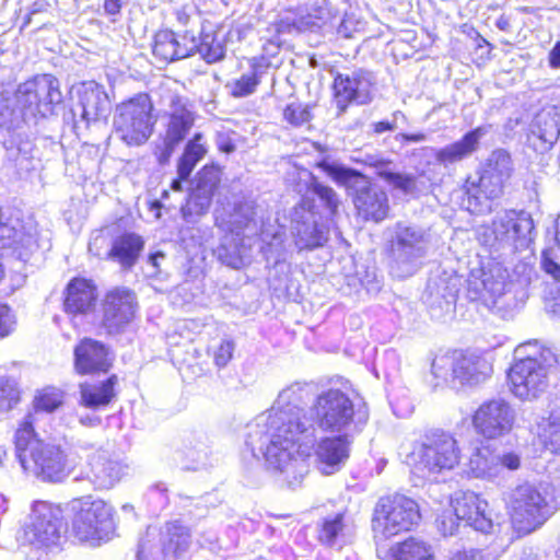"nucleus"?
Wrapping results in <instances>:
<instances>
[{
	"label": "nucleus",
	"instance_id": "obj_15",
	"mask_svg": "<svg viewBox=\"0 0 560 560\" xmlns=\"http://www.w3.org/2000/svg\"><path fill=\"white\" fill-rule=\"evenodd\" d=\"M313 411L318 428L324 431L341 432L352 423L354 406L347 394L330 388L317 396Z\"/></svg>",
	"mask_w": 560,
	"mask_h": 560
},
{
	"label": "nucleus",
	"instance_id": "obj_32",
	"mask_svg": "<svg viewBox=\"0 0 560 560\" xmlns=\"http://www.w3.org/2000/svg\"><path fill=\"white\" fill-rule=\"evenodd\" d=\"M232 234L245 237L256 235L260 230L261 219L258 215V207L253 200H244L235 205L228 221Z\"/></svg>",
	"mask_w": 560,
	"mask_h": 560
},
{
	"label": "nucleus",
	"instance_id": "obj_36",
	"mask_svg": "<svg viewBox=\"0 0 560 560\" xmlns=\"http://www.w3.org/2000/svg\"><path fill=\"white\" fill-rule=\"evenodd\" d=\"M469 472L476 477L487 480L500 478L497 453L489 446L477 447L470 455L468 463Z\"/></svg>",
	"mask_w": 560,
	"mask_h": 560
},
{
	"label": "nucleus",
	"instance_id": "obj_9",
	"mask_svg": "<svg viewBox=\"0 0 560 560\" xmlns=\"http://www.w3.org/2000/svg\"><path fill=\"white\" fill-rule=\"evenodd\" d=\"M482 237L487 246L521 250L534 240V221L526 211H504L493 219Z\"/></svg>",
	"mask_w": 560,
	"mask_h": 560
},
{
	"label": "nucleus",
	"instance_id": "obj_13",
	"mask_svg": "<svg viewBox=\"0 0 560 560\" xmlns=\"http://www.w3.org/2000/svg\"><path fill=\"white\" fill-rule=\"evenodd\" d=\"M431 368L435 377L448 380L452 376L463 385L482 383L493 371L491 361L485 354L462 351L434 359Z\"/></svg>",
	"mask_w": 560,
	"mask_h": 560
},
{
	"label": "nucleus",
	"instance_id": "obj_6",
	"mask_svg": "<svg viewBox=\"0 0 560 560\" xmlns=\"http://www.w3.org/2000/svg\"><path fill=\"white\" fill-rule=\"evenodd\" d=\"M148 94L140 93L116 106L114 129L117 137L129 147L145 143L153 133L156 118Z\"/></svg>",
	"mask_w": 560,
	"mask_h": 560
},
{
	"label": "nucleus",
	"instance_id": "obj_23",
	"mask_svg": "<svg viewBox=\"0 0 560 560\" xmlns=\"http://www.w3.org/2000/svg\"><path fill=\"white\" fill-rule=\"evenodd\" d=\"M126 466L107 451L100 450L89 458V467L77 479H86L97 490L113 488L125 475Z\"/></svg>",
	"mask_w": 560,
	"mask_h": 560
},
{
	"label": "nucleus",
	"instance_id": "obj_25",
	"mask_svg": "<svg viewBox=\"0 0 560 560\" xmlns=\"http://www.w3.org/2000/svg\"><path fill=\"white\" fill-rule=\"evenodd\" d=\"M176 45L179 59L199 54L207 63H214L225 56V47L222 40L213 33L197 36L187 31L183 35L176 36Z\"/></svg>",
	"mask_w": 560,
	"mask_h": 560
},
{
	"label": "nucleus",
	"instance_id": "obj_4",
	"mask_svg": "<svg viewBox=\"0 0 560 560\" xmlns=\"http://www.w3.org/2000/svg\"><path fill=\"white\" fill-rule=\"evenodd\" d=\"M512 173L511 155L503 149L493 151L481 167L478 179L468 178L466 182L468 209L472 212L490 210V206L483 205L482 199L487 201L500 198Z\"/></svg>",
	"mask_w": 560,
	"mask_h": 560
},
{
	"label": "nucleus",
	"instance_id": "obj_63",
	"mask_svg": "<svg viewBox=\"0 0 560 560\" xmlns=\"http://www.w3.org/2000/svg\"><path fill=\"white\" fill-rule=\"evenodd\" d=\"M79 421L82 425L91 427V428L97 427L102 422L101 417H98L96 415L81 416Z\"/></svg>",
	"mask_w": 560,
	"mask_h": 560
},
{
	"label": "nucleus",
	"instance_id": "obj_46",
	"mask_svg": "<svg viewBox=\"0 0 560 560\" xmlns=\"http://www.w3.org/2000/svg\"><path fill=\"white\" fill-rule=\"evenodd\" d=\"M283 119L292 127H300L312 119L311 106L292 102L283 108Z\"/></svg>",
	"mask_w": 560,
	"mask_h": 560
},
{
	"label": "nucleus",
	"instance_id": "obj_28",
	"mask_svg": "<svg viewBox=\"0 0 560 560\" xmlns=\"http://www.w3.org/2000/svg\"><path fill=\"white\" fill-rule=\"evenodd\" d=\"M560 136L559 116L552 110H542L533 119L528 142L538 152L549 150Z\"/></svg>",
	"mask_w": 560,
	"mask_h": 560
},
{
	"label": "nucleus",
	"instance_id": "obj_58",
	"mask_svg": "<svg viewBox=\"0 0 560 560\" xmlns=\"http://www.w3.org/2000/svg\"><path fill=\"white\" fill-rule=\"evenodd\" d=\"M233 346L231 342H222L218 348L214 361L218 366H225L232 358Z\"/></svg>",
	"mask_w": 560,
	"mask_h": 560
},
{
	"label": "nucleus",
	"instance_id": "obj_3",
	"mask_svg": "<svg viewBox=\"0 0 560 560\" xmlns=\"http://www.w3.org/2000/svg\"><path fill=\"white\" fill-rule=\"evenodd\" d=\"M430 245V234L419 225L397 222L388 241L392 272L399 278L411 276L420 266Z\"/></svg>",
	"mask_w": 560,
	"mask_h": 560
},
{
	"label": "nucleus",
	"instance_id": "obj_62",
	"mask_svg": "<svg viewBox=\"0 0 560 560\" xmlns=\"http://www.w3.org/2000/svg\"><path fill=\"white\" fill-rule=\"evenodd\" d=\"M103 7L107 14H118L121 9V0H104Z\"/></svg>",
	"mask_w": 560,
	"mask_h": 560
},
{
	"label": "nucleus",
	"instance_id": "obj_37",
	"mask_svg": "<svg viewBox=\"0 0 560 560\" xmlns=\"http://www.w3.org/2000/svg\"><path fill=\"white\" fill-rule=\"evenodd\" d=\"M268 68L269 66L264 62L254 61L250 65L249 72L243 73L238 79L228 83L226 88L230 89V94L233 97L241 98L255 93Z\"/></svg>",
	"mask_w": 560,
	"mask_h": 560
},
{
	"label": "nucleus",
	"instance_id": "obj_5",
	"mask_svg": "<svg viewBox=\"0 0 560 560\" xmlns=\"http://www.w3.org/2000/svg\"><path fill=\"white\" fill-rule=\"evenodd\" d=\"M421 518L418 503L404 494L383 497L374 508L373 538L383 544L400 533L411 530Z\"/></svg>",
	"mask_w": 560,
	"mask_h": 560
},
{
	"label": "nucleus",
	"instance_id": "obj_34",
	"mask_svg": "<svg viewBox=\"0 0 560 560\" xmlns=\"http://www.w3.org/2000/svg\"><path fill=\"white\" fill-rule=\"evenodd\" d=\"M117 382V376L112 375L103 382L80 384V405L92 410L109 405L116 396L115 385Z\"/></svg>",
	"mask_w": 560,
	"mask_h": 560
},
{
	"label": "nucleus",
	"instance_id": "obj_38",
	"mask_svg": "<svg viewBox=\"0 0 560 560\" xmlns=\"http://www.w3.org/2000/svg\"><path fill=\"white\" fill-rule=\"evenodd\" d=\"M159 530L149 527L139 540L138 560H170Z\"/></svg>",
	"mask_w": 560,
	"mask_h": 560
},
{
	"label": "nucleus",
	"instance_id": "obj_48",
	"mask_svg": "<svg viewBox=\"0 0 560 560\" xmlns=\"http://www.w3.org/2000/svg\"><path fill=\"white\" fill-rule=\"evenodd\" d=\"M63 394L61 390L55 387H48L43 389L35 397V407L39 410L51 412L61 406Z\"/></svg>",
	"mask_w": 560,
	"mask_h": 560
},
{
	"label": "nucleus",
	"instance_id": "obj_42",
	"mask_svg": "<svg viewBox=\"0 0 560 560\" xmlns=\"http://www.w3.org/2000/svg\"><path fill=\"white\" fill-rule=\"evenodd\" d=\"M346 525L342 514L338 513L332 516H328L322 522L318 532V539L327 546H334L343 537Z\"/></svg>",
	"mask_w": 560,
	"mask_h": 560
},
{
	"label": "nucleus",
	"instance_id": "obj_12",
	"mask_svg": "<svg viewBox=\"0 0 560 560\" xmlns=\"http://www.w3.org/2000/svg\"><path fill=\"white\" fill-rule=\"evenodd\" d=\"M408 459L420 472L435 474L453 469L459 462V450L451 434L440 432L427 436Z\"/></svg>",
	"mask_w": 560,
	"mask_h": 560
},
{
	"label": "nucleus",
	"instance_id": "obj_27",
	"mask_svg": "<svg viewBox=\"0 0 560 560\" xmlns=\"http://www.w3.org/2000/svg\"><path fill=\"white\" fill-rule=\"evenodd\" d=\"M487 508L488 503L471 492L456 500L454 513L456 520L465 522L476 530L489 533L493 527V522L487 513Z\"/></svg>",
	"mask_w": 560,
	"mask_h": 560
},
{
	"label": "nucleus",
	"instance_id": "obj_44",
	"mask_svg": "<svg viewBox=\"0 0 560 560\" xmlns=\"http://www.w3.org/2000/svg\"><path fill=\"white\" fill-rule=\"evenodd\" d=\"M544 440L546 446L560 455V409L553 408L544 428Z\"/></svg>",
	"mask_w": 560,
	"mask_h": 560
},
{
	"label": "nucleus",
	"instance_id": "obj_10",
	"mask_svg": "<svg viewBox=\"0 0 560 560\" xmlns=\"http://www.w3.org/2000/svg\"><path fill=\"white\" fill-rule=\"evenodd\" d=\"M504 500L515 528L528 534L548 518L546 498L533 483L524 482L505 493Z\"/></svg>",
	"mask_w": 560,
	"mask_h": 560
},
{
	"label": "nucleus",
	"instance_id": "obj_22",
	"mask_svg": "<svg viewBox=\"0 0 560 560\" xmlns=\"http://www.w3.org/2000/svg\"><path fill=\"white\" fill-rule=\"evenodd\" d=\"M136 306V295L130 290L109 291L102 303V327L108 335L122 332L133 319Z\"/></svg>",
	"mask_w": 560,
	"mask_h": 560
},
{
	"label": "nucleus",
	"instance_id": "obj_7",
	"mask_svg": "<svg viewBox=\"0 0 560 560\" xmlns=\"http://www.w3.org/2000/svg\"><path fill=\"white\" fill-rule=\"evenodd\" d=\"M555 362L556 357L550 349L517 360L508 375L514 396L521 400H533L542 394L548 387L549 369Z\"/></svg>",
	"mask_w": 560,
	"mask_h": 560
},
{
	"label": "nucleus",
	"instance_id": "obj_50",
	"mask_svg": "<svg viewBox=\"0 0 560 560\" xmlns=\"http://www.w3.org/2000/svg\"><path fill=\"white\" fill-rule=\"evenodd\" d=\"M246 255V248L244 245L234 244L231 247L226 243H223L218 248L219 258L232 268H240L243 265L244 256Z\"/></svg>",
	"mask_w": 560,
	"mask_h": 560
},
{
	"label": "nucleus",
	"instance_id": "obj_30",
	"mask_svg": "<svg viewBox=\"0 0 560 560\" xmlns=\"http://www.w3.org/2000/svg\"><path fill=\"white\" fill-rule=\"evenodd\" d=\"M486 133V127H478L467 132L460 140L435 150L434 158L444 166L457 163L477 150L479 140Z\"/></svg>",
	"mask_w": 560,
	"mask_h": 560
},
{
	"label": "nucleus",
	"instance_id": "obj_45",
	"mask_svg": "<svg viewBox=\"0 0 560 560\" xmlns=\"http://www.w3.org/2000/svg\"><path fill=\"white\" fill-rule=\"evenodd\" d=\"M35 442L44 441L36 438L32 422L25 420L15 433V450L20 463L21 454H30Z\"/></svg>",
	"mask_w": 560,
	"mask_h": 560
},
{
	"label": "nucleus",
	"instance_id": "obj_59",
	"mask_svg": "<svg viewBox=\"0 0 560 560\" xmlns=\"http://www.w3.org/2000/svg\"><path fill=\"white\" fill-rule=\"evenodd\" d=\"M405 115L397 110L393 114V120L392 121H378V122H374L372 126H373V130L375 133H382V132H385V131H390V130H394L396 129L397 127V121L398 119H405Z\"/></svg>",
	"mask_w": 560,
	"mask_h": 560
},
{
	"label": "nucleus",
	"instance_id": "obj_43",
	"mask_svg": "<svg viewBox=\"0 0 560 560\" xmlns=\"http://www.w3.org/2000/svg\"><path fill=\"white\" fill-rule=\"evenodd\" d=\"M214 194L195 187L187 199V203L183 207L184 217L200 215L208 211L210 208L212 197Z\"/></svg>",
	"mask_w": 560,
	"mask_h": 560
},
{
	"label": "nucleus",
	"instance_id": "obj_24",
	"mask_svg": "<svg viewBox=\"0 0 560 560\" xmlns=\"http://www.w3.org/2000/svg\"><path fill=\"white\" fill-rule=\"evenodd\" d=\"M170 116L165 137L171 142H182L195 121V114L187 98L167 90L161 96Z\"/></svg>",
	"mask_w": 560,
	"mask_h": 560
},
{
	"label": "nucleus",
	"instance_id": "obj_49",
	"mask_svg": "<svg viewBox=\"0 0 560 560\" xmlns=\"http://www.w3.org/2000/svg\"><path fill=\"white\" fill-rule=\"evenodd\" d=\"M311 190L324 202L331 215L337 213L340 200L337 192L331 187L314 179L311 184Z\"/></svg>",
	"mask_w": 560,
	"mask_h": 560
},
{
	"label": "nucleus",
	"instance_id": "obj_19",
	"mask_svg": "<svg viewBox=\"0 0 560 560\" xmlns=\"http://www.w3.org/2000/svg\"><path fill=\"white\" fill-rule=\"evenodd\" d=\"M374 77L365 69L338 73L334 79V96L338 115L346 112L351 103L368 104L372 100Z\"/></svg>",
	"mask_w": 560,
	"mask_h": 560
},
{
	"label": "nucleus",
	"instance_id": "obj_18",
	"mask_svg": "<svg viewBox=\"0 0 560 560\" xmlns=\"http://www.w3.org/2000/svg\"><path fill=\"white\" fill-rule=\"evenodd\" d=\"M61 511L58 506L36 501L32 506L31 523L25 530L26 539L36 547L57 545L61 533Z\"/></svg>",
	"mask_w": 560,
	"mask_h": 560
},
{
	"label": "nucleus",
	"instance_id": "obj_16",
	"mask_svg": "<svg viewBox=\"0 0 560 560\" xmlns=\"http://www.w3.org/2000/svg\"><path fill=\"white\" fill-rule=\"evenodd\" d=\"M319 219V214L314 211V201L310 198H303L292 209V233L299 249L312 250L328 241L329 229Z\"/></svg>",
	"mask_w": 560,
	"mask_h": 560
},
{
	"label": "nucleus",
	"instance_id": "obj_52",
	"mask_svg": "<svg viewBox=\"0 0 560 560\" xmlns=\"http://www.w3.org/2000/svg\"><path fill=\"white\" fill-rule=\"evenodd\" d=\"M221 182V170L218 166H205L199 173L196 187L214 194Z\"/></svg>",
	"mask_w": 560,
	"mask_h": 560
},
{
	"label": "nucleus",
	"instance_id": "obj_14",
	"mask_svg": "<svg viewBox=\"0 0 560 560\" xmlns=\"http://www.w3.org/2000/svg\"><path fill=\"white\" fill-rule=\"evenodd\" d=\"M15 96L24 114L33 117L52 114L54 105L62 100L59 82L51 74L36 75L21 83Z\"/></svg>",
	"mask_w": 560,
	"mask_h": 560
},
{
	"label": "nucleus",
	"instance_id": "obj_8",
	"mask_svg": "<svg viewBox=\"0 0 560 560\" xmlns=\"http://www.w3.org/2000/svg\"><path fill=\"white\" fill-rule=\"evenodd\" d=\"M75 512L72 534L80 541L98 544L109 539L114 530L113 509L101 499L84 497L72 502Z\"/></svg>",
	"mask_w": 560,
	"mask_h": 560
},
{
	"label": "nucleus",
	"instance_id": "obj_61",
	"mask_svg": "<svg viewBox=\"0 0 560 560\" xmlns=\"http://www.w3.org/2000/svg\"><path fill=\"white\" fill-rule=\"evenodd\" d=\"M184 275L186 277V281H194L202 276V269L195 261L188 260L184 266Z\"/></svg>",
	"mask_w": 560,
	"mask_h": 560
},
{
	"label": "nucleus",
	"instance_id": "obj_53",
	"mask_svg": "<svg viewBox=\"0 0 560 560\" xmlns=\"http://www.w3.org/2000/svg\"><path fill=\"white\" fill-rule=\"evenodd\" d=\"M497 460L500 467V477L504 469L514 471L521 467V456L513 451L497 453Z\"/></svg>",
	"mask_w": 560,
	"mask_h": 560
},
{
	"label": "nucleus",
	"instance_id": "obj_56",
	"mask_svg": "<svg viewBox=\"0 0 560 560\" xmlns=\"http://www.w3.org/2000/svg\"><path fill=\"white\" fill-rule=\"evenodd\" d=\"M178 144V142H171L170 139L166 137L163 140V144L161 147L156 148L155 156L161 165H165L168 163L175 147Z\"/></svg>",
	"mask_w": 560,
	"mask_h": 560
},
{
	"label": "nucleus",
	"instance_id": "obj_20",
	"mask_svg": "<svg viewBox=\"0 0 560 560\" xmlns=\"http://www.w3.org/2000/svg\"><path fill=\"white\" fill-rule=\"evenodd\" d=\"M506 270L499 266L488 270H472L467 279V296L470 301H480L488 308H494L506 294L510 283Z\"/></svg>",
	"mask_w": 560,
	"mask_h": 560
},
{
	"label": "nucleus",
	"instance_id": "obj_2",
	"mask_svg": "<svg viewBox=\"0 0 560 560\" xmlns=\"http://www.w3.org/2000/svg\"><path fill=\"white\" fill-rule=\"evenodd\" d=\"M316 166L349 191L358 214L365 221L381 222L387 217V195L373 186L366 176L328 158L317 162Z\"/></svg>",
	"mask_w": 560,
	"mask_h": 560
},
{
	"label": "nucleus",
	"instance_id": "obj_11",
	"mask_svg": "<svg viewBox=\"0 0 560 560\" xmlns=\"http://www.w3.org/2000/svg\"><path fill=\"white\" fill-rule=\"evenodd\" d=\"M21 466L42 481L57 483L71 474L74 463L59 445L35 442L30 454H21Z\"/></svg>",
	"mask_w": 560,
	"mask_h": 560
},
{
	"label": "nucleus",
	"instance_id": "obj_51",
	"mask_svg": "<svg viewBox=\"0 0 560 560\" xmlns=\"http://www.w3.org/2000/svg\"><path fill=\"white\" fill-rule=\"evenodd\" d=\"M378 176L393 187L404 192H410L416 186V179L411 175L400 174L388 170H381Z\"/></svg>",
	"mask_w": 560,
	"mask_h": 560
},
{
	"label": "nucleus",
	"instance_id": "obj_40",
	"mask_svg": "<svg viewBox=\"0 0 560 560\" xmlns=\"http://www.w3.org/2000/svg\"><path fill=\"white\" fill-rule=\"evenodd\" d=\"M201 138V133H196L194 139L185 147L184 153L177 164V174H179L182 178H188L190 176L196 164L207 152L203 144L200 143Z\"/></svg>",
	"mask_w": 560,
	"mask_h": 560
},
{
	"label": "nucleus",
	"instance_id": "obj_47",
	"mask_svg": "<svg viewBox=\"0 0 560 560\" xmlns=\"http://www.w3.org/2000/svg\"><path fill=\"white\" fill-rule=\"evenodd\" d=\"M20 400V393L13 380L0 377V413L11 410Z\"/></svg>",
	"mask_w": 560,
	"mask_h": 560
},
{
	"label": "nucleus",
	"instance_id": "obj_26",
	"mask_svg": "<svg viewBox=\"0 0 560 560\" xmlns=\"http://www.w3.org/2000/svg\"><path fill=\"white\" fill-rule=\"evenodd\" d=\"M112 366L108 348L94 339H83L74 349V368L80 374L107 372Z\"/></svg>",
	"mask_w": 560,
	"mask_h": 560
},
{
	"label": "nucleus",
	"instance_id": "obj_57",
	"mask_svg": "<svg viewBox=\"0 0 560 560\" xmlns=\"http://www.w3.org/2000/svg\"><path fill=\"white\" fill-rule=\"evenodd\" d=\"M459 526V520H456L455 513L444 514L440 521V529L444 536L454 535Z\"/></svg>",
	"mask_w": 560,
	"mask_h": 560
},
{
	"label": "nucleus",
	"instance_id": "obj_29",
	"mask_svg": "<svg viewBox=\"0 0 560 560\" xmlns=\"http://www.w3.org/2000/svg\"><path fill=\"white\" fill-rule=\"evenodd\" d=\"M96 299V287L92 281L74 278L67 285L65 310L70 314H86L94 308Z\"/></svg>",
	"mask_w": 560,
	"mask_h": 560
},
{
	"label": "nucleus",
	"instance_id": "obj_55",
	"mask_svg": "<svg viewBox=\"0 0 560 560\" xmlns=\"http://www.w3.org/2000/svg\"><path fill=\"white\" fill-rule=\"evenodd\" d=\"M541 267L547 273L551 275L557 281L560 282V264L556 261V256L552 249L542 252Z\"/></svg>",
	"mask_w": 560,
	"mask_h": 560
},
{
	"label": "nucleus",
	"instance_id": "obj_21",
	"mask_svg": "<svg viewBox=\"0 0 560 560\" xmlns=\"http://www.w3.org/2000/svg\"><path fill=\"white\" fill-rule=\"evenodd\" d=\"M77 96L78 101L71 109L74 129H88L107 117L109 100L98 84L93 81L82 83L77 90Z\"/></svg>",
	"mask_w": 560,
	"mask_h": 560
},
{
	"label": "nucleus",
	"instance_id": "obj_1",
	"mask_svg": "<svg viewBox=\"0 0 560 560\" xmlns=\"http://www.w3.org/2000/svg\"><path fill=\"white\" fill-rule=\"evenodd\" d=\"M311 393L306 384L294 383L278 395L272 408L248 427L246 445L253 456L262 455L269 469L285 475L288 483L299 485L307 472L303 454L313 444V423L304 413Z\"/></svg>",
	"mask_w": 560,
	"mask_h": 560
},
{
	"label": "nucleus",
	"instance_id": "obj_33",
	"mask_svg": "<svg viewBox=\"0 0 560 560\" xmlns=\"http://www.w3.org/2000/svg\"><path fill=\"white\" fill-rule=\"evenodd\" d=\"M159 533L170 560H178L188 551L191 544V533L182 522H166L159 529Z\"/></svg>",
	"mask_w": 560,
	"mask_h": 560
},
{
	"label": "nucleus",
	"instance_id": "obj_17",
	"mask_svg": "<svg viewBox=\"0 0 560 560\" xmlns=\"http://www.w3.org/2000/svg\"><path fill=\"white\" fill-rule=\"evenodd\" d=\"M515 420V410L508 401L492 399L480 405L475 411L472 424L480 435L492 440L509 434Z\"/></svg>",
	"mask_w": 560,
	"mask_h": 560
},
{
	"label": "nucleus",
	"instance_id": "obj_31",
	"mask_svg": "<svg viewBox=\"0 0 560 560\" xmlns=\"http://www.w3.org/2000/svg\"><path fill=\"white\" fill-rule=\"evenodd\" d=\"M348 455L345 438H326L319 442L316 448L318 469L324 475H331L340 469Z\"/></svg>",
	"mask_w": 560,
	"mask_h": 560
},
{
	"label": "nucleus",
	"instance_id": "obj_41",
	"mask_svg": "<svg viewBox=\"0 0 560 560\" xmlns=\"http://www.w3.org/2000/svg\"><path fill=\"white\" fill-rule=\"evenodd\" d=\"M153 55L162 61L179 59L176 45V35L171 31H160L154 36Z\"/></svg>",
	"mask_w": 560,
	"mask_h": 560
},
{
	"label": "nucleus",
	"instance_id": "obj_64",
	"mask_svg": "<svg viewBox=\"0 0 560 560\" xmlns=\"http://www.w3.org/2000/svg\"><path fill=\"white\" fill-rule=\"evenodd\" d=\"M549 61L551 67L559 68L560 67V42H558L549 55Z\"/></svg>",
	"mask_w": 560,
	"mask_h": 560
},
{
	"label": "nucleus",
	"instance_id": "obj_35",
	"mask_svg": "<svg viewBox=\"0 0 560 560\" xmlns=\"http://www.w3.org/2000/svg\"><path fill=\"white\" fill-rule=\"evenodd\" d=\"M143 248L142 238L135 233L118 236L108 252V257L118 261L124 268L132 267Z\"/></svg>",
	"mask_w": 560,
	"mask_h": 560
},
{
	"label": "nucleus",
	"instance_id": "obj_54",
	"mask_svg": "<svg viewBox=\"0 0 560 560\" xmlns=\"http://www.w3.org/2000/svg\"><path fill=\"white\" fill-rule=\"evenodd\" d=\"M15 327V317L10 307L0 302V337L9 336Z\"/></svg>",
	"mask_w": 560,
	"mask_h": 560
},
{
	"label": "nucleus",
	"instance_id": "obj_39",
	"mask_svg": "<svg viewBox=\"0 0 560 560\" xmlns=\"http://www.w3.org/2000/svg\"><path fill=\"white\" fill-rule=\"evenodd\" d=\"M390 550L393 560H433L430 546L415 537L397 544Z\"/></svg>",
	"mask_w": 560,
	"mask_h": 560
},
{
	"label": "nucleus",
	"instance_id": "obj_60",
	"mask_svg": "<svg viewBox=\"0 0 560 560\" xmlns=\"http://www.w3.org/2000/svg\"><path fill=\"white\" fill-rule=\"evenodd\" d=\"M450 560H494L490 553H485L481 550L471 549L455 553Z\"/></svg>",
	"mask_w": 560,
	"mask_h": 560
}]
</instances>
